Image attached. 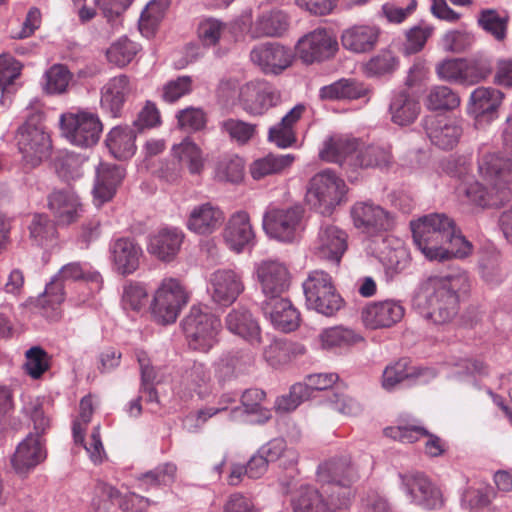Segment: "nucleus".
<instances>
[{
    "label": "nucleus",
    "instance_id": "f8f14e48",
    "mask_svg": "<svg viewBox=\"0 0 512 512\" xmlns=\"http://www.w3.org/2000/svg\"><path fill=\"white\" fill-rule=\"evenodd\" d=\"M324 489L322 486L320 492L309 485L301 486L291 498L293 512H336L348 506L349 491L345 490L341 495L334 496L331 493H324Z\"/></svg>",
    "mask_w": 512,
    "mask_h": 512
},
{
    "label": "nucleus",
    "instance_id": "c85d7f7f",
    "mask_svg": "<svg viewBox=\"0 0 512 512\" xmlns=\"http://www.w3.org/2000/svg\"><path fill=\"white\" fill-rule=\"evenodd\" d=\"M130 93V80L126 75L109 79L101 88V108L114 118L120 117Z\"/></svg>",
    "mask_w": 512,
    "mask_h": 512
},
{
    "label": "nucleus",
    "instance_id": "7ed1b4c3",
    "mask_svg": "<svg viewBox=\"0 0 512 512\" xmlns=\"http://www.w3.org/2000/svg\"><path fill=\"white\" fill-rule=\"evenodd\" d=\"M479 171L486 183L474 181L463 184L459 187V193L482 208L498 207L509 201L508 183L512 180V160L487 154L479 162Z\"/></svg>",
    "mask_w": 512,
    "mask_h": 512
},
{
    "label": "nucleus",
    "instance_id": "09e8293b",
    "mask_svg": "<svg viewBox=\"0 0 512 512\" xmlns=\"http://www.w3.org/2000/svg\"><path fill=\"white\" fill-rule=\"evenodd\" d=\"M508 21V15L500 14L495 9H482L477 18L479 27L499 42L506 39Z\"/></svg>",
    "mask_w": 512,
    "mask_h": 512
},
{
    "label": "nucleus",
    "instance_id": "2f4dec72",
    "mask_svg": "<svg viewBox=\"0 0 512 512\" xmlns=\"http://www.w3.org/2000/svg\"><path fill=\"white\" fill-rule=\"evenodd\" d=\"M503 93L492 87H478L470 95L468 113L476 120H492L503 100Z\"/></svg>",
    "mask_w": 512,
    "mask_h": 512
},
{
    "label": "nucleus",
    "instance_id": "dca6fc26",
    "mask_svg": "<svg viewBox=\"0 0 512 512\" xmlns=\"http://www.w3.org/2000/svg\"><path fill=\"white\" fill-rule=\"evenodd\" d=\"M17 139L23 160L30 167L38 166L48 156L51 142L43 127L27 122L19 128Z\"/></svg>",
    "mask_w": 512,
    "mask_h": 512
},
{
    "label": "nucleus",
    "instance_id": "49530a36",
    "mask_svg": "<svg viewBox=\"0 0 512 512\" xmlns=\"http://www.w3.org/2000/svg\"><path fill=\"white\" fill-rule=\"evenodd\" d=\"M295 160L292 154L273 155L255 160L250 166V174L255 180L276 174L289 167Z\"/></svg>",
    "mask_w": 512,
    "mask_h": 512
},
{
    "label": "nucleus",
    "instance_id": "864d4df0",
    "mask_svg": "<svg viewBox=\"0 0 512 512\" xmlns=\"http://www.w3.org/2000/svg\"><path fill=\"white\" fill-rule=\"evenodd\" d=\"M425 104L433 111L453 110L460 105V97L450 87L437 85L429 89Z\"/></svg>",
    "mask_w": 512,
    "mask_h": 512
},
{
    "label": "nucleus",
    "instance_id": "13d9d810",
    "mask_svg": "<svg viewBox=\"0 0 512 512\" xmlns=\"http://www.w3.org/2000/svg\"><path fill=\"white\" fill-rule=\"evenodd\" d=\"M386 273L394 275L405 270L410 263V255L408 250L400 243L394 247H386L380 254Z\"/></svg>",
    "mask_w": 512,
    "mask_h": 512
},
{
    "label": "nucleus",
    "instance_id": "2eb2a0df",
    "mask_svg": "<svg viewBox=\"0 0 512 512\" xmlns=\"http://www.w3.org/2000/svg\"><path fill=\"white\" fill-rule=\"evenodd\" d=\"M401 486L411 502L426 510H435L443 506L442 493L421 472L399 474Z\"/></svg>",
    "mask_w": 512,
    "mask_h": 512
},
{
    "label": "nucleus",
    "instance_id": "e2e57ef3",
    "mask_svg": "<svg viewBox=\"0 0 512 512\" xmlns=\"http://www.w3.org/2000/svg\"><path fill=\"white\" fill-rule=\"evenodd\" d=\"M243 176L244 161L239 156H225L216 165L215 177L220 181L239 183Z\"/></svg>",
    "mask_w": 512,
    "mask_h": 512
},
{
    "label": "nucleus",
    "instance_id": "a878e982",
    "mask_svg": "<svg viewBox=\"0 0 512 512\" xmlns=\"http://www.w3.org/2000/svg\"><path fill=\"white\" fill-rule=\"evenodd\" d=\"M224 212L210 202L194 206L186 220V227L189 231L207 236L217 231L224 223Z\"/></svg>",
    "mask_w": 512,
    "mask_h": 512
},
{
    "label": "nucleus",
    "instance_id": "1a4fd4ad",
    "mask_svg": "<svg viewBox=\"0 0 512 512\" xmlns=\"http://www.w3.org/2000/svg\"><path fill=\"white\" fill-rule=\"evenodd\" d=\"M220 329V319L199 307H192L183 320V330L189 346L201 352H207L214 346Z\"/></svg>",
    "mask_w": 512,
    "mask_h": 512
},
{
    "label": "nucleus",
    "instance_id": "c756f323",
    "mask_svg": "<svg viewBox=\"0 0 512 512\" xmlns=\"http://www.w3.org/2000/svg\"><path fill=\"white\" fill-rule=\"evenodd\" d=\"M124 178V169L117 165L100 163L96 168V178L93 187L94 203L101 206L110 201L117 187Z\"/></svg>",
    "mask_w": 512,
    "mask_h": 512
},
{
    "label": "nucleus",
    "instance_id": "7c9ffc66",
    "mask_svg": "<svg viewBox=\"0 0 512 512\" xmlns=\"http://www.w3.org/2000/svg\"><path fill=\"white\" fill-rule=\"evenodd\" d=\"M306 111L307 106L305 104L295 105L282 117L280 122L269 128L268 141L282 149L293 146L297 141L295 125Z\"/></svg>",
    "mask_w": 512,
    "mask_h": 512
},
{
    "label": "nucleus",
    "instance_id": "9b49d317",
    "mask_svg": "<svg viewBox=\"0 0 512 512\" xmlns=\"http://www.w3.org/2000/svg\"><path fill=\"white\" fill-rule=\"evenodd\" d=\"M61 127L66 138L79 147L95 145L103 131L99 116L88 111H79L61 116Z\"/></svg>",
    "mask_w": 512,
    "mask_h": 512
},
{
    "label": "nucleus",
    "instance_id": "0eeeda50",
    "mask_svg": "<svg viewBox=\"0 0 512 512\" xmlns=\"http://www.w3.org/2000/svg\"><path fill=\"white\" fill-rule=\"evenodd\" d=\"M188 301L189 293L178 279L164 278L153 296L152 316L163 325L174 323Z\"/></svg>",
    "mask_w": 512,
    "mask_h": 512
},
{
    "label": "nucleus",
    "instance_id": "de8ad7c7",
    "mask_svg": "<svg viewBox=\"0 0 512 512\" xmlns=\"http://www.w3.org/2000/svg\"><path fill=\"white\" fill-rule=\"evenodd\" d=\"M28 230L32 243L40 247L52 243L57 236L55 224L48 215L42 213H35L32 216Z\"/></svg>",
    "mask_w": 512,
    "mask_h": 512
},
{
    "label": "nucleus",
    "instance_id": "f03ea898",
    "mask_svg": "<svg viewBox=\"0 0 512 512\" xmlns=\"http://www.w3.org/2000/svg\"><path fill=\"white\" fill-rule=\"evenodd\" d=\"M467 277L463 274L431 276L421 283L413 298L419 313L434 324L450 323L458 314V292L466 290Z\"/></svg>",
    "mask_w": 512,
    "mask_h": 512
},
{
    "label": "nucleus",
    "instance_id": "6e6d98bb",
    "mask_svg": "<svg viewBox=\"0 0 512 512\" xmlns=\"http://www.w3.org/2000/svg\"><path fill=\"white\" fill-rule=\"evenodd\" d=\"M167 8V0H151L146 5L139 19V29L143 35L150 37L154 33Z\"/></svg>",
    "mask_w": 512,
    "mask_h": 512
},
{
    "label": "nucleus",
    "instance_id": "473e14b6",
    "mask_svg": "<svg viewBox=\"0 0 512 512\" xmlns=\"http://www.w3.org/2000/svg\"><path fill=\"white\" fill-rule=\"evenodd\" d=\"M48 208L60 225L71 224L82 212L78 196L66 189L55 190L48 196Z\"/></svg>",
    "mask_w": 512,
    "mask_h": 512
},
{
    "label": "nucleus",
    "instance_id": "0e129e2a",
    "mask_svg": "<svg viewBox=\"0 0 512 512\" xmlns=\"http://www.w3.org/2000/svg\"><path fill=\"white\" fill-rule=\"evenodd\" d=\"M56 276H59L63 282L64 280H84L95 283L98 287L102 283V277L98 271L92 270L88 264H81L79 262L64 265Z\"/></svg>",
    "mask_w": 512,
    "mask_h": 512
},
{
    "label": "nucleus",
    "instance_id": "ddd939ff",
    "mask_svg": "<svg viewBox=\"0 0 512 512\" xmlns=\"http://www.w3.org/2000/svg\"><path fill=\"white\" fill-rule=\"evenodd\" d=\"M280 101V91L264 80L249 81L238 88V103L250 115H263Z\"/></svg>",
    "mask_w": 512,
    "mask_h": 512
},
{
    "label": "nucleus",
    "instance_id": "37998d69",
    "mask_svg": "<svg viewBox=\"0 0 512 512\" xmlns=\"http://www.w3.org/2000/svg\"><path fill=\"white\" fill-rule=\"evenodd\" d=\"M265 392L261 389L251 388L243 392L241 396L242 407L237 406L231 409L230 418L233 420L239 419L245 414H259L258 422L264 423L270 419L271 414L268 409L262 407V402L265 399Z\"/></svg>",
    "mask_w": 512,
    "mask_h": 512
},
{
    "label": "nucleus",
    "instance_id": "4d7b16f0",
    "mask_svg": "<svg viewBox=\"0 0 512 512\" xmlns=\"http://www.w3.org/2000/svg\"><path fill=\"white\" fill-rule=\"evenodd\" d=\"M256 127L255 124L234 118L219 122L221 133L227 135L232 142L239 145L247 144L255 136Z\"/></svg>",
    "mask_w": 512,
    "mask_h": 512
},
{
    "label": "nucleus",
    "instance_id": "9d476101",
    "mask_svg": "<svg viewBox=\"0 0 512 512\" xmlns=\"http://www.w3.org/2000/svg\"><path fill=\"white\" fill-rule=\"evenodd\" d=\"M318 481L322 484L324 493L339 496L344 491H350V485L359 478L358 468L352 463L350 456L331 458L321 463L317 470Z\"/></svg>",
    "mask_w": 512,
    "mask_h": 512
},
{
    "label": "nucleus",
    "instance_id": "c03bdc74",
    "mask_svg": "<svg viewBox=\"0 0 512 512\" xmlns=\"http://www.w3.org/2000/svg\"><path fill=\"white\" fill-rule=\"evenodd\" d=\"M172 156L180 165L186 166L191 174H199L204 167L202 150L189 137L173 145Z\"/></svg>",
    "mask_w": 512,
    "mask_h": 512
},
{
    "label": "nucleus",
    "instance_id": "a19ab883",
    "mask_svg": "<svg viewBox=\"0 0 512 512\" xmlns=\"http://www.w3.org/2000/svg\"><path fill=\"white\" fill-rule=\"evenodd\" d=\"M135 139V129L129 126H116L108 133L106 146L115 158L126 160L136 151Z\"/></svg>",
    "mask_w": 512,
    "mask_h": 512
},
{
    "label": "nucleus",
    "instance_id": "4be33fe9",
    "mask_svg": "<svg viewBox=\"0 0 512 512\" xmlns=\"http://www.w3.org/2000/svg\"><path fill=\"white\" fill-rule=\"evenodd\" d=\"M209 281L213 300L223 305L236 301L245 289L242 275L232 269L216 270Z\"/></svg>",
    "mask_w": 512,
    "mask_h": 512
},
{
    "label": "nucleus",
    "instance_id": "bf43d9fd",
    "mask_svg": "<svg viewBox=\"0 0 512 512\" xmlns=\"http://www.w3.org/2000/svg\"><path fill=\"white\" fill-rule=\"evenodd\" d=\"M44 90L47 94H63L72 80V73L63 64L52 65L44 75Z\"/></svg>",
    "mask_w": 512,
    "mask_h": 512
},
{
    "label": "nucleus",
    "instance_id": "58836bf2",
    "mask_svg": "<svg viewBox=\"0 0 512 512\" xmlns=\"http://www.w3.org/2000/svg\"><path fill=\"white\" fill-rule=\"evenodd\" d=\"M289 27L288 16L278 10L264 12L250 25L248 34L251 38L279 37Z\"/></svg>",
    "mask_w": 512,
    "mask_h": 512
},
{
    "label": "nucleus",
    "instance_id": "8fccbe9b",
    "mask_svg": "<svg viewBox=\"0 0 512 512\" xmlns=\"http://www.w3.org/2000/svg\"><path fill=\"white\" fill-rule=\"evenodd\" d=\"M434 32V25L424 20L409 28L405 33L404 53L412 55L422 51Z\"/></svg>",
    "mask_w": 512,
    "mask_h": 512
},
{
    "label": "nucleus",
    "instance_id": "393cba45",
    "mask_svg": "<svg viewBox=\"0 0 512 512\" xmlns=\"http://www.w3.org/2000/svg\"><path fill=\"white\" fill-rule=\"evenodd\" d=\"M357 145L358 138L351 135H330L322 143L319 158L324 162L338 164L343 168L350 169V159L352 160Z\"/></svg>",
    "mask_w": 512,
    "mask_h": 512
},
{
    "label": "nucleus",
    "instance_id": "e433bc0d",
    "mask_svg": "<svg viewBox=\"0 0 512 512\" xmlns=\"http://www.w3.org/2000/svg\"><path fill=\"white\" fill-rule=\"evenodd\" d=\"M392 161L390 147L377 144H364L358 139L355 154L350 159V170L382 168Z\"/></svg>",
    "mask_w": 512,
    "mask_h": 512
},
{
    "label": "nucleus",
    "instance_id": "f257e3e1",
    "mask_svg": "<svg viewBox=\"0 0 512 512\" xmlns=\"http://www.w3.org/2000/svg\"><path fill=\"white\" fill-rule=\"evenodd\" d=\"M410 226L415 245L429 260L462 259L472 252V244L445 213H430L411 221Z\"/></svg>",
    "mask_w": 512,
    "mask_h": 512
},
{
    "label": "nucleus",
    "instance_id": "79ce46f5",
    "mask_svg": "<svg viewBox=\"0 0 512 512\" xmlns=\"http://www.w3.org/2000/svg\"><path fill=\"white\" fill-rule=\"evenodd\" d=\"M389 112L393 123L406 126L413 123L417 118L420 112V104L407 92L401 91L393 96Z\"/></svg>",
    "mask_w": 512,
    "mask_h": 512
},
{
    "label": "nucleus",
    "instance_id": "a18cd8bd",
    "mask_svg": "<svg viewBox=\"0 0 512 512\" xmlns=\"http://www.w3.org/2000/svg\"><path fill=\"white\" fill-rule=\"evenodd\" d=\"M234 402L235 396L231 393H225L219 398L217 406L205 407L195 414L187 415L183 420V426L190 433L197 432L210 418L226 411Z\"/></svg>",
    "mask_w": 512,
    "mask_h": 512
},
{
    "label": "nucleus",
    "instance_id": "c9c22d12",
    "mask_svg": "<svg viewBox=\"0 0 512 512\" xmlns=\"http://www.w3.org/2000/svg\"><path fill=\"white\" fill-rule=\"evenodd\" d=\"M110 254L116 271L128 275L138 269L142 249L130 238H119L111 243Z\"/></svg>",
    "mask_w": 512,
    "mask_h": 512
},
{
    "label": "nucleus",
    "instance_id": "f704fd0d",
    "mask_svg": "<svg viewBox=\"0 0 512 512\" xmlns=\"http://www.w3.org/2000/svg\"><path fill=\"white\" fill-rule=\"evenodd\" d=\"M225 327L230 333L245 339L252 345L261 343L260 326L252 313L244 307L234 308L226 315Z\"/></svg>",
    "mask_w": 512,
    "mask_h": 512
},
{
    "label": "nucleus",
    "instance_id": "cd10ccee",
    "mask_svg": "<svg viewBox=\"0 0 512 512\" xmlns=\"http://www.w3.org/2000/svg\"><path fill=\"white\" fill-rule=\"evenodd\" d=\"M184 239L182 230L176 227H163L149 236L148 252L157 259L170 262L178 254Z\"/></svg>",
    "mask_w": 512,
    "mask_h": 512
},
{
    "label": "nucleus",
    "instance_id": "39448f33",
    "mask_svg": "<svg viewBox=\"0 0 512 512\" xmlns=\"http://www.w3.org/2000/svg\"><path fill=\"white\" fill-rule=\"evenodd\" d=\"M347 192L345 181L335 171L327 168L310 179L305 199L311 209L329 216L337 206L346 201Z\"/></svg>",
    "mask_w": 512,
    "mask_h": 512
},
{
    "label": "nucleus",
    "instance_id": "3c124183",
    "mask_svg": "<svg viewBox=\"0 0 512 512\" xmlns=\"http://www.w3.org/2000/svg\"><path fill=\"white\" fill-rule=\"evenodd\" d=\"M269 462L281 461L284 467L293 466L298 461V453L292 448H287L283 438L270 440L258 450Z\"/></svg>",
    "mask_w": 512,
    "mask_h": 512
},
{
    "label": "nucleus",
    "instance_id": "603ef678",
    "mask_svg": "<svg viewBox=\"0 0 512 512\" xmlns=\"http://www.w3.org/2000/svg\"><path fill=\"white\" fill-rule=\"evenodd\" d=\"M319 338L324 349L350 346L363 340L360 334L342 326L325 329Z\"/></svg>",
    "mask_w": 512,
    "mask_h": 512
},
{
    "label": "nucleus",
    "instance_id": "4468645a",
    "mask_svg": "<svg viewBox=\"0 0 512 512\" xmlns=\"http://www.w3.org/2000/svg\"><path fill=\"white\" fill-rule=\"evenodd\" d=\"M337 50V40L324 28L303 35L295 46L298 58L308 65L332 58Z\"/></svg>",
    "mask_w": 512,
    "mask_h": 512
},
{
    "label": "nucleus",
    "instance_id": "5fc2aeb1",
    "mask_svg": "<svg viewBox=\"0 0 512 512\" xmlns=\"http://www.w3.org/2000/svg\"><path fill=\"white\" fill-rule=\"evenodd\" d=\"M419 375L420 372L410 365V360L402 358L385 368L382 375V386L389 391L405 379L415 378Z\"/></svg>",
    "mask_w": 512,
    "mask_h": 512
},
{
    "label": "nucleus",
    "instance_id": "774afa93",
    "mask_svg": "<svg viewBox=\"0 0 512 512\" xmlns=\"http://www.w3.org/2000/svg\"><path fill=\"white\" fill-rule=\"evenodd\" d=\"M178 127L186 132L201 131L206 127V113L201 108L187 107L176 114Z\"/></svg>",
    "mask_w": 512,
    "mask_h": 512
},
{
    "label": "nucleus",
    "instance_id": "b1692460",
    "mask_svg": "<svg viewBox=\"0 0 512 512\" xmlns=\"http://www.w3.org/2000/svg\"><path fill=\"white\" fill-rule=\"evenodd\" d=\"M424 129L431 143L441 149H452L459 141L463 129L456 119L444 116L426 117Z\"/></svg>",
    "mask_w": 512,
    "mask_h": 512
},
{
    "label": "nucleus",
    "instance_id": "4c0bfd02",
    "mask_svg": "<svg viewBox=\"0 0 512 512\" xmlns=\"http://www.w3.org/2000/svg\"><path fill=\"white\" fill-rule=\"evenodd\" d=\"M379 35L380 29L375 25H354L342 33L341 42L349 51L366 53L375 48Z\"/></svg>",
    "mask_w": 512,
    "mask_h": 512
},
{
    "label": "nucleus",
    "instance_id": "5701e85b",
    "mask_svg": "<svg viewBox=\"0 0 512 512\" xmlns=\"http://www.w3.org/2000/svg\"><path fill=\"white\" fill-rule=\"evenodd\" d=\"M257 278L265 299L282 295L290 285L287 267L276 260H266L257 267Z\"/></svg>",
    "mask_w": 512,
    "mask_h": 512
},
{
    "label": "nucleus",
    "instance_id": "69168bd1",
    "mask_svg": "<svg viewBox=\"0 0 512 512\" xmlns=\"http://www.w3.org/2000/svg\"><path fill=\"white\" fill-rule=\"evenodd\" d=\"M327 404L332 410L347 417H355L362 412L361 404L343 391H329Z\"/></svg>",
    "mask_w": 512,
    "mask_h": 512
},
{
    "label": "nucleus",
    "instance_id": "680f3d73",
    "mask_svg": "<svg viewBox=\"0 0 512 512\" xmlns=\"http://www.w3.org/2000/svg\"><path fill=\"white\" fill-rule=\"evenodd\" d=\"M138 52V45L122 37L111 44L106 51L108 61L118 67H124L129 64Z\"/></svg>",
    "mask_w": 512,
    "mask_h": 512
},
{
    "label": "nucleus",
    "instance_id": "6e6552de",
    "mask_svg": "<svg viewBox=\"0 0 512 512\" xmlns=\"http://www.w3.org/2000/svg\"><path fill=\"white\" fill-rule=\"evenodd\" d=\"M307 307L325 316L337 312L343 304L331 276L321 270L312 271L303 283Z\"/></svg>",
    "mask_w": 512,
    "mask_h": 512
},
{
    "label": "nucleus",
    "instance_id": "bb28decb",
    "mask_svg": "<svg viewBox=\"0 0 512 512\" xmlns=\"http://www.w3.org/2000/svg\"><path fill=\"white\" fill-rule=\"evenodd\" d=\"M261 310L274 327L282 331H292L299 325V312L289 299L281 295L265 299L261 303Z\"/></svg>",
    "mask_w": 512,
    "mask_h": 512
},
{
    "label": "nucleus",
    "instance_id": "a211bd4d",
    "mask_svg": "<svg viewBox=\"0 0 512 512\" xmlns=\"http://www.w3.org/2000/svg\"><path fill=\"white\" fill-rule=\"evenodd\" d=\"M350 213L354 226L366 233L386 231L393 225L390 213L371 201L356 202Z\"/></svg>",
    "mask_w": 512,
    "mask_h": 512
},
{
    "label": "nucleus",
    "instance_id": "f3484780",
    "mask_svg": "<svg viewBox=\"0 0 512 512\" xmlns=\"http://www.w3.org/2000/svg\"><path fill=\"white\" fill-rule=\"evenodd\" d=\"M290 48L276 42H268L255 46L250 52L251 61L264 73L278 75L293 62Z\"/></svg>",
    "mask_w": 512,
    "mask_h": 512
},
{
    "label": "nucleus",
    "instance_id": "20e7f679",
    "mask_svg": "<svg viewBox=\"0 0 512 512\" xmlns=\"http://www.w3.org/2000/svg\"><path fill=\"white\" fill-rule=\"evenodd\" d=\"M22 411L33 421L35 434H28L16 448L11 462L17 473L28 472L46 458V451L42 446L40 435L49 426V419L44 415L38 398L28 397Z\"/></svg>",
    "mask_w": 512,
    "mask_h": 512
},
{
    "label": "nucleus",
    "instance_id": "423d86ee",
    "mask_svg": "<svg viewBox=\"0 0 512 512\" xmlns=\"http://www.w3.org/2000/svg\"><path fill=\"white\" fill-rule=\"evenodd\" d=\"M262 226L270 238L292 243L305 229V210L301 205L271 207L263 215Z\"/></svg>",
    "mask_w": 512,
    "mask_h": 512
},
{
    "label": "nucleus",
    "instance_id": "ea45409f",
    "mask_svg": "<svg viewBox=\"0 0 512 512\" xmlns=\"http://www.w3.org/2000/svg\"><path fill=\"white\" fill-rule=\"evenodd\" d=\"M368 88L356 79L341 78L319 90L321 100L340 101L356 100L366 96Z\"/></svg>",
    "mask_w": 512,
    "mask_h": 512
},
{
    "label": "nucleus",
    "instance_id": "338daca9",
    "mask_svg": "<svg viewBox=\"0 0 512 512\" xmlns=\"http://www.w3.org/2000/svg\"><path fill=\"white\" fill-rule=\"evenodd\" d=\"M492 73V65L487 59H463L462 85H474L485 80Z\"/></svg>",
    "mask_w": 512,
    "mask_h": 512
},
{
    "label": "nucleus",
    "instance_id": "6ab92c4d",
    "mask_svg": "<svg viewBox=\"0 0 512 512\" xmlns=\"http://www.w3.org/2000/svg\"><path fill=\"white\" fill-rule=\"evenodd\" d=\"M347 250V234L332 224H323L314 245L315 255L336 266Z\"/></svg>",
    "mask_w": 512,
    "mask_h": 512
},
{
    "label": "nucleus",
    "instance_id": "72a5a7b5",
    "mask_svg": "<svg viewBox=\"0 0 512 512\" xmlns=\"http://www.w3.org/2000/svg\"><path fill=\"white\" fill-rule=\"evenodd\" d=\"M404 308L396 301L385 300L368 305L362 312L365 325L371 329L390 327L399 322Z\"/></svg>",
    "mask_w": 512,
    "mask_h": 512
},
{
    "label": "nucleus",
    "instance_id": "412c9836",
    "mask_svg": "<svg viewBox=\"0 0 512 512\" xmlns=\"http://www.w3.org/2000/svg\"><path fill=\"white\" fill-rule=\"evenodd\" d=\"M210 381L211 373L205 363L188 362L183 366L177 393L184 399H189L194 394L204 398L209 393Z\"/></svg>",
    "mask_w": 512,
    "mask_h": 512
},
{
    "label": "nucleus",
    "instance_id": "052dcab7",
    "mask_svg": "<svg viewBox=\"0 0 512 512\" xmlns=\"http://www.w3.org/2000/svg\"><path fill=\"white\" fill-rule=\"evenodd\" d=\"M242 361L247 363L251 361V358L239 351L223 354L215 365V375L218 381L225 383L236 377L237 369Z\"/></svg>",
    "mask_w": 512,
    "mask_h": 512
},
{
    "label": "nucleus",
    "instance_id": "aec40b11",
    "mask_svg": "<svg viewBox=\"0 0 512 512\" xmlns=\"http://www.w3.org/2000/svg\"><path fill=\"white\" fill-rule=\"evenodd\" d=\"M223 239L229 249L237 253L254 245L255 232L246 211H236L229 217L223 230Z\"/></svg>",
    "mask_w": 512,
    "mask_h": 512
}]
</instances>
